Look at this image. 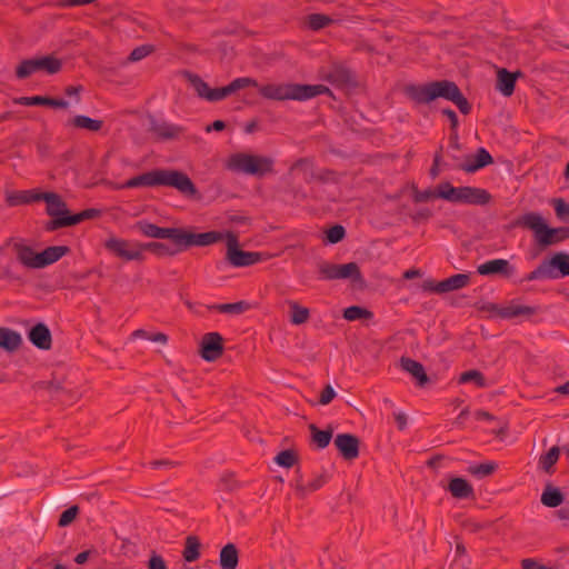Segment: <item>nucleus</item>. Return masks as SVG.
I'll use <instances>...</instances> for the list:
<instances>
[{"label": "nucleus", "instance_id": "1a4fd4ad", "mask_svg": "<svg viewBox=\"0 0 569 569\" xmlns=\"http://www.w3.org/2000/svg\"><path fill=\"white\" fill-rule=\"evenodd\" d=\"M319 274L325 280H351L362 282V276L359 266L356 262L336 264L321 262L318 266Z\"/></svg>", "mask_w": 569, "mask_h": 569}, {"label": "nucleus", "instance_id": "f257e3e1", "mask_svg": "<svg viewBox=\"0 0 569 569\" xmlns=\"http://www.w3.org/2000/svg\"><path fill=\"white\" fill-rule=\"evenodd\" d=\"M112 189H126L138 187H171L178 190L181 194L194 198L198 190L192 180L184 173L178 170L156 169L142 174L136 176L124 183L108 182Z\"/></svg>", "mask_w": 569, "mask_h": 569}, {"label": "nucleus", "instance_id": "052dcab7", "mask_svg": "<svg viewBox=\"0 0 569 569\" xmlns=\"http://www.w3.org/2000/svg\"><path fill=\"white\" fill-rule=\"evenodd\" d=\"M94 0H58V7L67 8V7H78V6H86Z\"/></svg>", "mask_w": 569, "mask_h": 569}, {"label": "nucleus", "instance_id": "de8ad7c7", "mask_svg": "<svg viewBox=\"0 0 569 569\" xmlns=\"http://www.w3.org/2000/svg\"><path fill=\"white\" fill-rule=\"evenodd\" d=\"M497 469V465L495 462H483L480 465L470 466L468 468V472L472 476L483 478L490 476Z\"/></svg>", "mask_w": 569, "mask_h": 569}, {"label": "nucleus", "instance_id": "a18cd8bd", "mask_svg": "<svg viewBox=\"0 0 569 569\" xmlns=\"http://www.w3.org/2000/svg\"><path fill=\"white\" fill-rule=\"evenodd\" d=\"M372 313L362 307L351 306L343 310V318L348 321H356L360 319H370Z\"/></svg>", "mask_w": 569, "mask_h": 569}, {"label": "nucleus", "instance_id": "a211bd4d", "mask_svg": "<svg viewBox=\"0 0 569 569\" xmlns=\"http://www.w3.org/2000/svg\"><path fill=\"white\" fill-rule=\"evenodd\" d=\"M538 312L537 307L525 306L518 302H510L499 310V317L503 319L525 318L529 319Z\"/></svg>", "mask_w": 569, "mask_h": 569}, {"label": "nucleus", "instance_id": "2f4dec72", "mask_svg": "<svg viewBox=\"0 0 569 569\" xmlns=\"http://www.w3.org/2000/svg\"><path fill=\"white\" fill-rule=\"evenodd\" d=\"M490 163H492V157L490 153L485 148H479L475 160H468L466 163L461 164L460 168L466 172H475Z\"/></svg>", "mask_w": 569, "mask_h": 569}, {"label": "nucleus", "instance_id": "8fccbe9b", "mask_svg": "<svg viewBox=\"0 0 569 569\" xmlns=\"http://www.w3.org/2000/svg\"><path fill=\"white\" fill-rule=\"evenodd\" d=\"M274 461L281 467L291 468L297 462V456L292 450H283L276 456Z\"/></svg>", "mask_w": 569, "mask_h": 569}, {"label": "nucleus", "instance_id": "c85d7f7f", "mask_svg": "<svg viewBox=\"0 0 569 569\" xmlns=\"http://www.w3.org/2000/svg\"><path fill=\"white\" fill-rule=\"evenodd\" d=\"M540 500L543 506L556 508L563 502L565 496L559 488L552 486L551 483H547L541 493Z\"/></svg>", "mask_w": 569, "mask_h": 569}, {"label": "nucleus", "instance_id": "13d9d810", "mask_svg": "<svg viewBox=\"0 0 569 569\" xmlns=\"http://www.w3.org/2000/svg\"><path fill=\"white\" fill-rule=\"evenodd\" d=\"M147 566L148 569H168L164 559L156 552L151 553Z\"/></svg>", "mask_w": 569, "mask_h": 569}, {"label": "nucleus", "instance_id": "412c9836", "mask_svg": "<svg viewBox=\"0 0 569 569\" xmlns=\"http://www.w3.org/2000/svg\"><path fill=\"white\" fill-rule=\"evenodd\" d=\"M491 201V194L482 188L462 187L461 203L483 206Z\"/></svg>", "mask_w": 569, "mask_h": 569}, {"label": "nucleus", "instance_id": "3c124183", "mask_svg": "<svg viewBox=\"0 0 569 569\" xmlns=\"http://www.w3.org/2000/svg\"><path fill=\"white\" fill-rule=\"evenodd\" d=\"M537 279H552L550 267L547 261L541 262L533 271L527 276V280L532 281Z\"/></svg>", "mask_w": 569, "mask_h": 569}, {"label": "nucleus", "instance_id": "dca6fc26", "mask_svg": "<svg viewBox=\"0 0 569 569\" xmlns=\"http://www.w3.org/2000/svg\"><path fill=\"white\" fill-rule=\"evenodd\" d=\"M189 80L200 98L210 102L224 99V96L221 93L222 88L211 89L207 82H204L199 76L196 74L189 76Z\"/></svg>", "mask_w": 569, "mask_h": 569}, {"label": "nucleus", "instance_id": "338daca9", "mask_svg": "<svg viewBox=\"0 0 569 569\" xmlns=\"http://www.w3.org/2000/svg\"><path fill=\"white\" fill-rule=\"evenodd\" d=\"M148 339L150 341L159 342V343H162V345H166L168 342L167 335H164L162 332H157V333H153V335H149Z\"/></svg>", "mask_w": 569, "mask_h": 569}, {"label": "nucleus", "instance_id": "bb28decb", "mask_svg": "<svg viewBox=\"0 0 569 569\" xmlns=\"http://www.w3.org/2000/svg\"><path fill=\"white\" fill-rule=\"evenodd\" d=\"M239 562V552L233 543L226 545L220 550L219 563L221 569H236Z\"/></svg>", "mask_w": 569, "mask_h": 569}, {"label": "nucleus", "instance_id": "9b49d317", "mask_svg": "<svg viewBox=\"0 0 569 569\" xmlns=\"http://www.w3.org/2000/svg\"><path fill=\"white\" fill-rule=\"evenodd\" d=\"M222 337L218 332L206 333L201 341L200 355L207 361L217 360L223 352Z\"/></svg>", "mask_w": 569, "mask_h": 569}, {"label": "nucleus", "instance_id": "393cba45", "mask_svg": "<svg viewBox=\"0 0 569 569\" xmlns=\"http://www.w3.org/2000/svg\"><path fill=\"white\" fill-rule=\"evenodd\" d=\"M41 193L42 192L34 191H8L6 193V200L9 206L16 207L42 200V198H37Z\"/></svg>", "mask_w": 569, "mask_h": 569}, {"label": "nucleus", "instance_id": "4be33fe9", "mask_svg": "<svg viewBox=\"0 0 569 569\" xmlns=\"http://www.w3.org/2000/svg\"><path fill=\"white\" fill-rule=\"evenodd\" d=\"M28 338L39 349L49 350L51 348V332L44 323H38L31 328Z\"/></svg>", "mask_w": 569, "mask_h": 569}, {"label": "nucleus", "instance_id": "680f3d73", "mask_svg": "<svg viewBox=\"0 0 569 569\" xmlns=\"http://www.w3.org/2000/svg\"><path fill=\"white\" fill-rule=\"evenodd\" d=\"M462 527L469 531V532H478L480 531L481 529L485 528L483 525L472 520V519H467L462 522Z\"/></svg>", "mask_w": 569, "mask_h": 569}, {"label": "nucleus", "instance_id": "e433bc0d", "mask_svg": "<svg viewBox=\"0 0 569 569\" xmlns=\"http://www.w3.org/2000/svg\"><path fill=\"white\" fill-rule=\"evenodd\" d=\"M21 336L8 328H0V348L7 351H14L21 345Z\"/></svg>", "mask_w": 569, "mask_h": 569}, {"label": "nucleus", "instance_id": "b1692460", "mask_svg": "<svg viewBox=\"0 0 569 569\" xmlns=\"http://www.w3.org/2000/svg\"><path fill=\"white\" fill-rule=\"evenodd\" d=\"M470 282V276L466 273L453 274L442 281H439L438 291L446 293L465 288Z\"/></svg>", "mask_w": 569, "mask_h": 569}, {"label": "nucleus", "instance_id": "a19ab883", "mask_svg": "<svg viewBox=\"0 0 569 569\" xmlns=\"http://www.w3.org/2000/svg\"><path fill=\"white\" fill-rule=\"evenodd\" d=\"M151 251L158 257H164V256H174L182 250H179V247H176V249H171L168 244L162 242H148V243H141V253L143 254V251Z\"/></svg>", "mask_w": 569, "mask_h": 569}, {"label": "nucleus", "instance_id": "20e7f679", "mask_svg": "<svg viewBox=\"0 0 569 569\" xmlns=\"http://www.w3.org/2000/svg\"><path fill=\"white\" fill-rule=\"evenodd\" d=\"M12 248L18 262L28 269L46 268L60 260L70 251V248L67 246H52L41 252H36L30 246L22 242H14Z\"/></svg>", "mask_w": 569, "mask_h": 569}, {"label": "nucleus", "instance_id": "ddd939ff", "mask_svg": "<svg viewBox=\"0 0 569 569\" xmlns=\"http://www.w3.org/2000/svg\"><path fill=\"white\" fill-rule=\"evenodd\" d=\"M100 213L97 209H87L77 214H72L70 217H62L60 219H52L46 224L47 231H54L60 228L76 226L83 220L91 219L98 217Z\"/></svg>", "mask_w": 569, "mask_h": 569}, {"label": "nucleus", "instance_id": "774afa93", "mask_svg": "<svg viewBox=\"0 0 569 569\" xmlns=\"http://www.w3.org/2000/svg\"><path fill=\"white\" fill-rule=\"evenodd\" d=\"M438 286H439V282H435L432 280H427L422 283V289L425 291H429V292H436V293H440L438 291Z\"/></svg>", "mask_w": 569, "mask_h": 569}, {"label": "nucleus", "instance_id": "79ce46f5", "mask_svg": "<svg viewBox=\"0 0 569 569\" xmlns=\"http://www.w3.org/2000/svg\"><path fill=\"white\" fill-rule=\"evenodd\" d=\"M250 86L257 87V88L259 87L258 82L252 78H249V77L237 78L233 81H231L228 86L222 87L221 93L224 96V98H227L228 96L232 94L233 92H236L240 89H244Z\"/></svg>", "mask_w": 569, "mask_h": 569}, {"label": "nucleus", "instance_id": "c03bdc74", "mask_svg": "<svg viewBox=\"0 0 569 569\" xmlns=\"http://www.w3.org/2000/svg\"><path fill=\"white\" fill-rule=\"evenodd\" d=\"M222 313L241 315L249 309V303L246 301H238L232 303H220L210 307Z\"/></svg>", "mask_w": 569, "mask_h": 569}, {"label": "nucleus", "instance_id": "7ed1b4c3", "mask_svg": "<svg viewBox=\"0 0 569 569\" xmlns=\"http://www.w3.org/2000/svg\"><path fill=\"white\" fill-rule=\"evenodd\" d=\"M405 93L419 104L430 103L438 98H443L453 102L463 114H468L471 109L458 86L449 80L432 81L426 84H408L405 87Z\"/></svg>", "mask_w": 569, "mask_h": 569}, {"label": "nucleus", "instance_id": "4468645a", "mask_svg": "<svg viewBox=\"0 0 569 569\" xmlns=\"http://www.w3.org/2000/svg\"><path fill=\"white\" fill-rule=\"evenodd\" d=\"M38 198H42V200L47 204V213L53 219H60L62 217H70L69 210L67 209V204L56 192H43Z\"/></svg>", "mask_w": 569, "mask_h": 569}, {"label": "nucleus", "instance_id": "c9c22d12", "mask_svg": "<svg viewBox=\"0 0 569 569\" xmlns=\"http://www.w3.org/2000/svg\"><path fill=\"white\" fill-rule=\"evenodd\" d=\"M437 197L449 202L461 203L462 187H453L449 182H442L437 187Z\"/></svg>", "mask_w": 569, "mask_h": 569}, {"label": "nucleus", "instance_id": "9d476101", "mask_svg": "<svg viewBox=\"0 0 569 569\" xmlns=\"http://www.w3.org/2000/svg\"><path fill=\"white\" fill-rule=\"evenodd\" d=\"M104 248L124 261H142L144 259V256L141 253L140 242L110 237L106 240Z\"/></svg>", "mask_w": 569, "mask_h": 569}, {"label": "nucleus", "instance_id": "37998d69", "mask_svg": "<svg viewBox=\"0 0 569 569\" xmlns=\"http://www.w3.org/2000/svg\"><path fill=\"white\" fill-rule=\"evenodd\" d=\"M309 430L311 431L312 441L317 445L318 448H326L332 438V430H319L316 425H310Z\"/></svg>", "mask_w": 569, "mask_h": 569}, {"label": "nucleus", "instance_id": "864d4df0", "mask_svg": "<svg viewBox=\"0 0 569 569\" xmlns=\"http://www.w3.org/2000/svg\"><path fill=\"white\" fill-rule=\"evenodd\" d=\"M346 231L345 228L340 224H336L328 229L327 231V240L330 243H337L345 238Z\"/></svg>", "mask_w": 569, "mask_h": 569}, {"label": "nucleus", "instance_id": "0eeeda50", "mask_svg": "<svg viewBox=\"0 0 569 569\" xmlns=\"http://www.w3.org/2000/svg\"><path fill=\"white\" fill-rule=\"evenodd\" d=\"M223 234V240H227L226 260L236 268L249 267L264 260V254L261 252L243 251L239 247V241L236 234L227 232Z\"/></svg>", "mask_w": 569, "mask_h": 569}, {"label": "nucleus", "instance_id": "6e6552de", "mask_svg": "<svg viewBox=\"0 0 569 569\" xmlns=\"http://www.w3.org/2000/svg\"><path fill=\"white\" fill-rule=\"evenodd\" d=\"M62 68V61L54 56H41L20 62L16 69L18 79H26L38 71L49 74L58 73Z\"/></svg>", "mask_w": 569, "mask_h": 569}, {"label": "nucleus", "instance_id": "49530a36", "mask_svg": "<svg viewBox=\"0 0 569 569\" xmlns=\"http://www.w3.org/2000/svg\"><path fill=\"white\" fill-rule=\"evenodd\" d=\"M332 22L333 20L329 16L321 13H312L307 17L308 27L315 31L320 30Z\"/></svg>", "mask_w": 569, "mask_h": 569}, {"label": "nucleus", "instance_id": "58836bf2", "mask_svg": "<svg viewBox=\"0 0 569 569\" xmlns=\"http://www.w3.org/2000/svg\"><path fill=\"white\" fill-rule=\"evenodd\" d=\"M287 305L290 308V322L292 325H303L309 320L310 311L308 308L300 306L293 300H288Z\"/></svg>", "mask_w": 569, "mask_h": 569}, {"label": "nucleus", "instance_id": "5fc2aeb1", "mask_svg": "<svg viewBox=\"0 0 569 569\" xmlns=\"http://www.w3.org/2000/svg\"><path fill=\"white\" fill-rule=\"evenodd\" d=\"M412 198H413V201L415 202H427L433 198H438L437 197V189L436 190H432V189H426V190H418V189H415L413 190V194H412Z\"/></svg>", "mask_w": 569, "mask_h": 569}, {"label": "nucleus", "instance_id": "423d86ee", "mask_svg": "<svg viewBox=\"0 0 569 569\" xmlns=\"http://www.w3.org/2000/svg\"><path fill=\"white\" fill-rule=\"evenodd\" d=\"M273 166L274 160L271 157L243 152L231 154L226 162V168L232 172L256 177L273 172Z\"/></svg>", "mask_w": 569, "mask_h": 569}, {"label": "nucleus", "instance_id": "f704fd0d", "mask_svg": "<svg viewBox=\"0 0 569 569\" xmlns=\"http://www.w3.org/2000/svg\"><path fill=\"white\" fill-rule=\"evenodd\" d=\"M23 106H49L53 108H67L69 103L62 99H52L42 96L23 97L19 101Z\"/></svg>", "mask_w": 569, "mask_h": 569}, {"label": "nucleus", "instance_id": "f03ea898", "mask_svg": "<svg viewBox=\"0 0 569 569\" xmlns=\"http://www.w3.org/2000/svg\"><path fill=\"white\" fill-rule=\"evenodd\" d=\"M137 227L146 237L171 240L179 250L212 246L223 238L220 231L196 233L183 228H162L147 221H139Z\"/></svg>", "mask_w": 569, "mask_h": 569}, {"label": "nucleus", "instance_id": "6e6d98bb", "mask_svg": "<svg viewBox=\"0 0 569 569\" xmlns=\"http://www.w3.org/2000/svg\"><path fill=\"white\" fill-rule=\"evenodd\" d=\"M152 51V48L150 46H141L131 51V53L128 57V60L131 62L139 61L143 58H146L148 54H150Z\"/></svg>", "mask_w": 569, "mask_h": 569}, {"label": "nucleus", "instance_id": "72a5a7b5", "mask_svg": "<svg viewBox=\"0 0 569 569\" xmlns=\"http://www.w3.org/2000/svg\"><path fill=\"white\" fill-rule=\"evenodd\" d=\"M550 267L552 278L557 277V270L561 276H569V254L565 252L556 253L550 260H547Z\"/></svg>", "mask_w": 569, "mask_h": 569}, {"label": "nucleus", "instance_id": "4d7b16f0", "mask_svg": "<svg viewBox=\"0 0 569 569\" xmlns=\"http://www.w3.org/2000/svg\"><path fill=\"white\" fill-rule=\"evenodd\" d=\"M553 207L559 219L565 220L567 217H569V204L566 203L563 199H555Z\"/></svg>", "mask_w": 569, "mask_h": 569}, {"label": "nucleus", "instance_id": "69168bd1", "mask_svg": "<svg viewBox=\"0 0 569 569\" xmlns=\"http://www.w3.org/2000/svg\"><path fill=\"white\" fill-rule=\"evenodd\" d=\"M557 517L565 526L569 525V507H563L557 511Z\"/></svg>", "mask_w": 569, "mask_h": 569}, {"label": "nucleus", "instance_id": "603ef678", "mask_svg": "<svg viewBox=\"0 0 569 569\" xmlns=\"http://www.w3.org/2000/svg\"><path fill=\"white\" fill-rule=\"evenodd\" d=\"M79 513L78 506H71L67 510H64L59 518L58 525L59 527H67L74 521Z\"/></svg>", "mask_w": 569, "mask_h": 569}, {"label": "nucleus", "instance_id": "39448f33", "mask_svg": "<svg viewBox=\"0 0 569 569\" xmlns=\"http://www.w3.org/2000/svg\"><path fill=\"white\" fill-rule=\"evenodd\" d=\"M517 226L533 232L535 240L540 247H549L561 242L565 238V227L550 228L545 218L538 212H527L518 218Z\"/></svg>", "mask_w": 569, "mask_h": 569}, {"label": "nucleus", "instance_id": "cd10ccee", "mask_svg": "<svg viewBox=\"0 0 569 569\" xmlns=\"http://www.w3.org/2000/svg\"><path fill=\"white\" fill-rule=\"evenodd\" d=\"M448 489L457 499H466L473 496L472 486L463 478H452L449 482Z\"/></svg>", "mask_w": 569, "mask_h": 569}, {"label": "nucleus", "instance_id": "e2e57ef3", "mask_svg": "<svg viewBox=\"0 0 569 569\" xmlns=\"http://www.w3.org/2000/svg\"><path fill=\"white\" fill-rule=\"evenodd\" d=\"M0 278L9 281L19 279V277L13 272L11 264H8L1 269Z\"/></svg>", "mask_w": 569, "mask_h": 569}, {"label": "nucleus", "instance_id": "f8f14e48", "mask_svg": "<svg viewBox=\"0 0 569 569\" xmlns=\"http://www.w3.org/2000/svg\"><path fill=\"white\" fill-rule=\"evenodd\" d=\"M333 443L346 460H353L359 456V439L351 433L337 435Z\"/></svg>", "mask_w": 569, "mask_h": 569}, {"label": "nucleus", "instance_id": "aec40b11", "mask_svg": "<svg viewBox=\"0 0 569 569\" xmlns=\"http://www.w3.org/2000/svg\"><path fill=\"white\" fill-rule=\"evenodd\" d=\"M321 77L337 87L349 84L353 80L350 70L340 64H333L329 70L322 71Z\"/></svg>", "mask_w": 569, "mask_h": 569}, {"label": "nucleus", "instance_id": "4c0bfd02", "mask_svg": "<svg viewBox=\"0 0 569 569\" xmlns=\"http://www.w3.org/2000/svg\"><path fill=\"white\" fill-rule=\"evenodd\" d=\"M69 126H72L73 128H77V129H84V130H88L91 132H97V131L101 130V128L103 126V121L98 120V119H92L87 116L79 114V116L73 117L69 121Z\"/></svg>", "mask_w": 569, "mask_h": 569}, {"label": "nucleus", "instance_id": "c756f323", "mask_svg": "<svg viewBox=\"0 0 569 569\" xmlns=\"http://www.w3.org/2000/svg\"><path fill=\"white\" fill-rule=\"evenodd\" d=\"M290 171H298L307 182L322 178L317 174L313 162L309 158H301L297 160L290 168Z\"/></svg>", "mask_w": 569, "mask_h": 569}, {"label": "nucleus", "instance_id": "7c9ffc66", "mask_svg": "<svg viewBox=\"0 0 569 569\" xmlns=\"http://www.w3.org/2000/svg\"><path fill=\"white\" fill-rule=\"evenodd\" d=\"M401 368L417 379L420 386L428 381L423 366L410 358H401Z\"/></svg>", "mask_w": 569, "mask_h": 569}, {"label": "nucleus", "instance_id": "5701e85b", "mask_svg": "<svg viewBox=\"0 0 569 569\" xmlns=\"http://www.w3.org/2000/svg\"><path fill=\"white\" fill-rule=\"evenodd\" d=\"M325 93L331 92L322 84H292V100H307Z\"/></svg>", "mask_w": 569, "mask_h": 569}, {"label": "nucleus", "instance_id": "ea45409f", "mask_svg": "<svg viewBox=\"0 0 569 569\" xmlns=\"http://www.w3.org/2000/svg\"><path fill=\"white\" fill-rule=\"evenodd\" d=\"M200 541L196 536H188L184 542V549L182 552L183 559L187 562H193L200 557Z\"/></svg>", "mask_w": 569, "mask_h": 569}, {"label": "nucleus", "instance_id": "473e14b6", "mask_svg": "<svg viewBox=\"0 0 569 569\" xmlns=\"http://www.w3.org/2000/svg\"><path fill=\"white\" fill-rule=\"evenodd\" d=\"M152 132L160 139H176L182 133V128L168 122H154Z\"/></svg>", "mask_w": 569, "mask_h": 569}, {"label": "nucleus", "instance_id": "2eb2a0df", "mask_svg": "<svg viewBox=\"0 0 569 569\" xmlns=\"http://www.w3.org/2000/svg\"><path fill=\"white\" fill-rule=\"evenodd\" d=\"M259 93L270 100H292V83H268L258 87Z\"/></svg>", "mask_w": 569, "mask_h": 569}, {"label": "nucleus", "instance_id": "a878e982", "mask_svg": "<svg viewBox=\"0 0 569 569\" xmlns=\"http://www.w3.org/2000/svg\"><path fill=\"white\" fill-rule=\"evenodd\" d=\"M561 450L558 446L551 447L546 453H542L538 460V468L547 475L555 472V465L559 460Z\"/></svg>", "mask_w": 569, "mask_h": 569}, {"label": "nucleus", "instance_id": "09e8293b", "mask_svg": "<svg viewBox=\"0 0 569 569\" xmlns=\"http://www.w3.org/2000/svg\"><path fill=\"white\" fill-rule=\"evenodd\" d=\"M460 383L475 382L478 387H486V379L478 370L465 371L459 377Z\"/></svg>", "mask_w": 569, "mask_h": 569}, {"label": "nucleus", "instance_id": "bf43d9fd", "mask_svg": "<svg viewBox=\"0 0 569 569\" xmlns=\"http://www.w3.org/2000/svg\"><path fill=\"white\" fill-rule=\"evenodd\" d=\"M335 397H336V391L333 390V388L330 385H328L321 391L319 402L321 405L326 406V405L330 403Z\"/></svg>", "mask_w": 569, "mask_h": 569}, {"label": "nucleus", "instance_id": "f3484780", "mask_svg": "<svg viewBox=\"0 0 569 569\" xmlns=\"http://www.w3.org/2000/svg\"><path fill=\"white\" fill-rule=\"evenodd\" d=\"M515 269L506 259H493L481 263L477 268V272L481 276L505 274L507 277L513 273Z\"/></svg>", "mask_w": 569, "mask_h": 569}, {"label": "nucleus", "instance_id": "6ab92c4d", "mask_svg": "<svg viewBox=\"0 0 569 569\" xmlns=\"http://www.w3.org/2000/svg\"><path fill=\"white\" fill-rule=\"evenodd\" d=\"M520 76V71L510 72L505 68L499 69L497 71L496 89L505 97H510L515 91L516 80Z\"/></svg>", "mask_w": 569, "mask_h": 569}, {"label": "nucleus", "instance_id": "0e129e2a", "mask_svg": "<svg viewBox=\"0 0 569 569\" xmlns=\"http://www.w3.org/2000/svg\"><path fill=\"white\" fill-rule=\"evenodd\" d=\"M221 482L223 483L224 488L230 491L234 490L239 486L232 475H224L221 478Z\"/></svg>", "mask_w": 569, "mask_h": 569}]
</instances>
